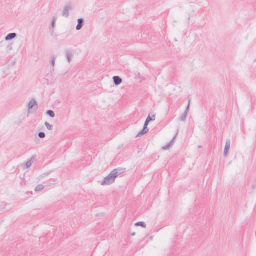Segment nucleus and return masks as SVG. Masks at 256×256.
<instances>
[{
	"label": "nucleus",
	"mask_w": 256,
	"mask_h": 256,
	"mask_svg": "<svg viewBox=\"0 0 256 256\" xmlns=\"http://www.w3.org/2000/svg\"><path fill=\"white\" fill-rule=\"evenodd\" d=\"M116 175H114L112 172L104 178V181L101 183L102 186H108L114 183L116 179Z\"/></svg>",
	"instance_id": "1"
},
{
	"label": "nucleus",
	"mask_w": 256,
	"mask_h": 256,
	"mask_svg": "<svg viewBox=\"0 0 256 256\" xmlns=\"http://www.w3.org/2000/svg\"><path fill=\"white\" fill-rule=\"evenodd\" d=\"M72 10V6L71 4H67L66 6L64 7L62 14L65 18H68L70 14L69 11Z\"/></svg>",
	"instance_id": "2"
},
{
	"label": "nucleus",
	"mask_w": 256,
	"mask_h": 256,
	"mask_svg": "<svg viewBox=\"0 0 256 256\" xmlns=\"http://www.w3.org/2000/svg\"><path fill=\"white\" fill-rule=\"evenodd\" d=\"M112 172L114 175H116V178L120 174L124 173L126 172V168H118L114 170Z\"/></svg>",
	"instance_id": "3"
},
{
	"label": "nucleus",
	"mask_w": 256,
	"mask_h": 256,
	"mask_svg": "<svg viewBox=\"0 0 256 256\" xmlns=\"http://www.w3.org/2000/svg\"><path fill=\"white\" fill-rule=\"evenodd\" d=\"M230 140L228 139L226 141V146L224 149V154L225 157H226L228 154V150L230 148Z\"/></svg>",
	"instance_id": "4"
},
{
	"label": "nucleus",
	"mask_w": 256,
	"mask_h": 256,
	"mask_svg": "<svg viewBox=\"0 0 256 256\" xmlns=\"http://www.w3.org/2000/svg\"><path fill=\"white\" fill-rule=\"evenodd\" d=\"M155 118H156V114H153L152 118L150 117V115H148L145 121L144 126H145L146 128V127L148 128V126L149 122H151V121L155 120Z\"/></svg>",
	"instance_id": "5"
},
{
	"label": "nucleus",
	"mask_w": 256,
	"mask_h": 256,
	"mask_svg": "<svg viewBox=\"0 0 256 256\" xmlns=\"http://www.w3.org/2000/svg\"><path fill=\"white\" fill-rule=\"evenodd\" d=\"M78 25L76 26V30H80L84 25V20L82 18H80L78 20Z\"/></svg>",
	"instance_id": "6"
},
{
	"label": "nucleus",
	"mask_w": 256,
	"mask_h": 256,
	"mask_svg": "<svg viewBox=\"0 0 256 256\" xmlns=\"http://www.w3.org/2000/svg\"><path fill=\"white\" fill-rule=\"evenodd\" d=\"M112 79L116 86L120 85L122 82V79L118 76H114Z\"/></svg>",
	"instance_id": "7"
},
{
	"label": "nucleus",
	"mask_w": 256,
	"mask_h": 256,
	"mask_svg": "<svg viewBox=\"0 0 256 256\" xmlns=\"http://www.w3.org/2000/svg\"><path fill=\"white\" fill-rule=\"evenodd\" d=\"M178 132H177V133L176 134L175 136L173 138L172 140L168 144H166L165 146H163V148H162L163 150H168V149L170 148V146H172L174 144V140L176 138V136L178 135Z\"/></svg>",
	"instance_id": "8"
},
{
	"label": "nucleus",
	"mask_w": 256,
	"mask_h": 256,
	"mask_svg": "<svg viewBox=\"0 0 256 256\" xmlns=\"http://www.w3.org/2000/svg\"><path fill=\"white\" fill-rule=\"evenodd\" d=\"M72 50H67L66 51V58L69 63H70L72 60Z\"/></svg>",
	"instance_id": "9"
},
{
	"label": "nucleus",
	"mask_w": 256,
	"mask_h": 256,
	"mask_svg": "<svg viewBox=\"0 0 256 256\" xmlns=\"http://www.w3.org/2000/svg\"><path fill=\"white\" fill-rule=\"evenodd\" d=\"M148 131V128L146 127V126H144L142 130L139 132V133L137 134L136 137L142 136L146 134Z\"/></svg>",
	"instance_id": "10"
},
{
	"label": "nucleus",
	"mask_w": 256,
	"mask_h": 256,
	"mask_svg": "<svg viewBox=\"0 0 256 256\" xmlns=\"http://www.w3.org/2000/svg\"><path fill=\"white\" fill-rule=\"evenodd\" d=\"M148 131V128L146 127V126H144L142 130L139 132V133L137 134L136 137L142 136L146 134Z\"/></svg>",
	"instance_id": "11"
},
{
	"label": "nucleus",
	"mask_w": 256,
	"mask_h": 256,
	"mask_svg": "<svg viewBox=\"0 0 256 256\" xmlns=\"http://www.w3.org/2000/svg\"><path fill=\"white\" fill-rule=\"evenodd\" d=\"M16 33H10L6 36L5 39L6 40H11L16 38Z\"/></svg>",
	"instance_id": "12"
},
{
	"label": "nucleus",
	"mask_w": 256,
	"mask_h": 256,
	"mask_svg": "<svg viewBox=\"0 0 256 256\" xmlns=\"http://www.w3.org/2000/svg\"><path fill=\"white\" fill-rule=\"evenodd\" d=\"M37 104L35 100L32 99L30 101L28 104V110L32 109L34 106H36Z\"/></svg>",
	"instance_id": "13"
},
{
	"label": "nucleus",
	"mask_w": 256,
	"mask_h": 256,
	"mask_svg": "<svg viewBox=\"0 0 256 256\" xmlns=\"http://www.w3.org/2000/svg\"><path fill=\"white\" fill-rule=\"evenodd\" d=\"M135 226H140L144 228H146V226L144 222H138L135 224Z\"/></svg>",
	"instance_id": "14"
},
{
	"label": "nucleus",
	"mask_w": 256,
	"mask_h": 256,
	"mask_svg": "<svg viewBox=\"0 0 256 256\" xmlns=\"http://www.w3.org/2000/svg\"><path fill=\"white\" fill-rule=\"evenodd\" d=\"M51 59H52L51 64H52V70L54 71L56 58L54 56H51Z\"/></svg>",
	"instance_id": "15"
},
{
	"label": "nucleus",
	"mask_w": 256,
	"mask_h": 256,
	"mask_svg": "<svg viewBox=\"0 0 256 256\" xmlns=\"http://www.w3.org/2000/svg\"><path fill=\"white\" fill-rule=\"evenodd\" d=\"M46 114L52 118H54L55 116L54 112L52 110H47Z\"/></svg>",
	"instance_id": "16"
},
{
	"label": "nucleus",
	"mask_w": 256,
	"mask_h": 256,
	"mask_svg": "<svg viewBox=\"0 0 256 256\" xmlns=\"http://www.w3.org/2000/svg\"><path fill=\"white\" fill-rule=\"evenodd\" d=\"M44 188V186L42 184H39L35 188L36 192H40Z\"/></svg>",
	"instance_id": "17"
},
{
	"label": "nucleus",
	"mask_w": 256,
	"mask_h": 256,
	"mask_svg": "<svg viewBox=\"0 0 256 256\" xmlns=\"http://www.w3.org/2000/svg\"><path fill=\"white\" fill-rule=\"evenodd\" d=\"M188 114L184 112L182 114V115L180 118V120L182 122H185L188 116Z\"/></svg>",
	"instance_id": "18"
},
{
	"label": "nucleus",
	"mask_w": 256,
	"mask_h": 256,
	"mask_svg": "<svg viewBox=\"0 0 256 256\" xmlns=\"http://www.w3.org/2000/svg\"><path fill=\"white\" fill-rule=\"evenodd\" d=\"M44 124L46 126L48 130H50L52 129L53 126L50 124L48 122H46Z\"/></svg>",
	"instance_id": "19"
},
{
	"label": "nucleus",
	"mask_w": 256,
	"mask_h": 256,
	"mask_svg": "<svg viewBox=\"0 0 256 256\" xmlns=\"http://www.w3.org/2000/svg\"><path fill=\"white\" fill-rule=\"evenodd\" d=\"M38 136L40 138H44L46 137V134L44 132H40L38 133Z\"/></svg>",
	"instance_id": "20"
},
{
	"label": "nucleus",
	"mask_w": 256,
	"mask_h": 256,
	"mask_svg": "<svg viewBox=\"0 0 256 256\" xmlns=\"http://www.w3.org/2000/svg\"><path fill=\"white\" fill-rule=\"evenodd\" d=\"M32 162L31 160H28V161L26 162V168H30V167L32 166Z\"/></svg>",
	"instance_id": "21"
},
{
	"label": "nucleus",
	"mask_w": 256,
	"mask_h": 256,
	"mask_svg": "<svg viewBox=\"0 0 256 256\" xmlns=\"http://www.w3.org/2000/svg\"><path fill=\"white\" fill-rule=\"evenodd\" d=\"M189 110H190V106H189V104H188V106L186 108V110L184 111V112H186V114H188Z\"/></svg>",
	"instance_id": "22"
},
{
	"label": "nucleus",
	"mask_w": 256,
	"mask_h": 256,
	"mask_svg": "<svg viewBox=\"0 0 256 256\" xmlns=\"http://www.w3.org/2000/svg\"><path fill=\"white\" fill-rule=\"evenodd\" d=\"M54 20H53L52 22V27L54 26Z\"/></svg>",
	"instance_id": "23"
},
{
	"label": "nucleus",
	"mask_w": 256,
	"mask_h": 256,
	"mask_svg": "<svg viewBox=\"0 0 256 256\" xmlns=\"http://www.w3.org/2000/svg\"><path fill=\"white\" fill-rule=\"evenodd\" d=\"M190 102H191L190 99H188V104H189V106H190Z\"/></svg>",
	"instance_id": "24"
},
{
	"label": "nucleus",
	"mask_w": 256,
	"mask_h": 256,
	"mask_svg": "<svg viewBox=\"0 0 256 256\" xmlns=\"http://www.w3.org/2000/svg\"><path fill=\"white\" fill-rule=\"evenodd\" d=\"M35 158H36V156H32V158H31V159H32H32H34H34H35Z\"/></svg>",
	"instance_id": "25"
},
{
	"label": "nucleus",
	"mask_w": 256,
	"mask_h": 256,
	"mask_svg": "<svg viewBox=\"0 0 256 256\" xmlns=\"http://www.w3.org/2000/svg\"><path fill=\"white\" fill-rule=\"evenodd\" d=\"M136 235V232H134L132 234V236H134Z\"/></svg>",
	"instance_id": "26"
},
{
	"label": "nucleus",
	"mask_w": 256,
	"mask_h": 256,
	"mask_svg": "<svg viewBox=\"0 0 256 256\" xmlns=\"http://www.w3.org/2000/svg\"><path fill=\"white\" fill-rule=\"evenodd\" d=\"M252 188H254V186H252Z\"/></svg>",
	"instance_id": "27"
}]
</instances>
